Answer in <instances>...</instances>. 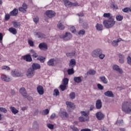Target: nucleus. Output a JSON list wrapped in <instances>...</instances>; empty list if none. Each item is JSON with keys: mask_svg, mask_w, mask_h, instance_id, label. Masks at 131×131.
Here are the masks:
<instances>
[{"mask_svg": "<svg viewBox=\"0 0 131 131\" xmlns=\"http://www.w3.org/2000/svg\"><path fill=\"white\" fill-rule=\"evenodd\" d=\"M122 110L125 113L128 114L131 112V101H125L122 103Z\"/></svg>", "mask_w": 131, "mask_h": 131, "instance_id": "f257e3e1", "label": "nucleus"}, {"mask_svg": "<svg viewBox=\"0 0 131 131\" xmlns=\"http://www.w3.org/2000/svg\"><path fill=\"white\" fill-rule=\"evenodd\" d=\"M103 25L106 28L109 29V28H112L115 25V21H114V18H110L103 21Z\"/></svg>", "mask_w": 131, "mask_h": 131, "instance_id": "f03ea898", "label": "nucleus"}, {"mask_svg": "<svg viewBox=\"0 0 131 131\" xmlns=\"http://www.w3.org/2000/svg\"><path fill=\"white\" fill-rule=\"evenodd\" d=\"M64 3V5L67 9H69V8H72V7H76L78 6V3L77 2L76 3H72L69 0H63Z\"/></svg>", "mask_w": 131, "mask_h": 131, "instance_id": "7ed1b4c3", "label": "nucleus"}, {"mask_svg": "<svg viewBox=\"0 0 131 131\" xmlns=\"http://www.w3.org/2000/svg\"><path fill=\"white\" fill-rule=\"evenodd\" d=\"M103 51L100 49H97L94 50L92 53V56L93 58H98L100 54H102Z\"/></svg>", "mask_w": 131, "mask_h": 131, "instance_id": "20e7f679", "label": "nucleus"}, {"mask_svg": "<svg viewBox=\"0 0 131 131\" xmlns=\"http://www.w3.org/2000/svg\"><path fill=\"white\" fill-rule=\"evenodd\" d=\"M66 105H67V110L68 112H72V110L75 108V105H74V103L70 102L67 101L66 102Z\"/></svg>", "mask_w": 131, "mask_h": 131, "instance_id": "39448f33", "label": "nucleus"}, {"mask_svg": "<svg viewBox=\"0 0 131 131\" xmlns=\"http://www.w3.org/2000/svg\"><path fill=\"white\" fill-rule=\"evenodd\" d=\"M34 74H35V72L34 70L32 69V68H30L27 72V76L28 78H31V77L34 76Z\"/></svg>", "mask_w": 131, "mask_h": 131, "instance_id": "423d86ee", "label": "nucleus"}, {"mask_svg": "<svg viewBox=\"0 0 131 131\" xmlns=\"http://www.w3.org/2000/svg\"><path fill=\"white\" fill-rule=\"evenodd\" d=\"M19 93L21 94L23 97H25V98H27V99H32V97H29L27 96V92L26 91V89L25 88H21L19 90Z\"/></svg>", "mask_w": 131, "mask_h": 131, "instance_id": "0eeeda50", "label": "nucleus"}, {"mask_svg": "<svg viewBox=\"0 0 131 131\" xmlns=\"http://www.w3.org/2000/svg\"><path fill=\"white\" fill-rule=\"evenodd\" d=\"M45 15L49 18H53L56 16V13L53 10H47L45 12Z\"/></svg>", "mask_w": 131, "mask_h": 131, "instance_id": "6e6552de", "label": "nucleus"}, {"mask_svg": "<svg viewBox=\"0 0 131 131\" xmlns=\"http://www.w3.org/2000/svg\"><path fill=\"white\" fill-rule=\"evenodd\" d=\"M62 38L64 39V40H70L72 38V35L70 32H67L64 35L62 36Z\"/></svg>", "mask_w": 131, "mask_h": 131, "instance_id": "1a4fd4ad", "label": "nucleus"}, {"mask_svg": "<svg viewBox=\"0 0 131 131\" xmlns=\"http://www.w3.org/2000/svg\"><path fill=\"white\" fill-rule=\"evenodd\" d=\"M96 117L98 120H103L105 118V115L101 112H98L96 114Z\"/></svg>", "mask_w": 131, "mask_h": 131, "instance_id": "9d476101", "label": "nucleus"}, {"mask_svg": "<svg viewBox=\"0 0 131 131\" xmlns=\"http://www.w3.org/2000/svg\"><path fill=\"white\" fill-rule=\"evenodd\" d=\"M60 116L62 119H67L69 117V115L66 111H61L60 112Z\"/></svg>", "mask_w": 131, "mask_h": 131, "instance_id": "9b49d317", "label": "nucleus"}, {"mask_svg": "<svg viewBox=\"0 0 131 131\" xmlns=\"http://www.w3.org/2000/svg\"><path fill=\"white\" fill-rule=\"evenodd\" d=\"M23 60L26 61V62H32V58L31 57V55L30 54H27L22 56Z\"/></svg>", "mask_w": 131, "mask_h": 131, "instance_id": "f8f14e48", "label": "nucleus"}, {"mask_svg": "<svg viewBox=\"0 0 131 131\" xmlns=\"http://www.w3.org/2000/svg\"><path fill=\"white\" fill-rule=\"evenodd\" d=\"M1 78L2 80L4 81H6V82H9V81H11L12 80V78H11L9 76H7L5 74H2L1 75Z\"/></svg>", "mask_w": 131, "mask_h": 131, "instance_id": "ddd939ff", "label": "nucleus"}, {"mask_svg": "<svg viewBox=\"0 0 131 131\" xmlns=\"http://www.w3.org/2000/svg\"><path fill=\"white\" fill-rule=\"evenodd\" d=\"M38 48L40 50H43V51L48 50V44L45 42L40 43L38 46Z\"/></svg>", "mask_w": 131, "mask_h": 131, "instance_id": "4468645a", "label": "nucleus"}, {"mask_svg": "<svg viewBox=\"0 0 131 131\" xmlns=\"http://www.w3.org/2000/svg\"><path fill=\"white\" fill-rule=\"evenodd\" d=\"M37 92H38V93L39 95H43L45 94V91L43 90V87L41 85H38L37 87Z\"/></svg>", "mask_w": 131, "mask_h": 131, "instance_id": "2eb2a0df", "label": "nucleus"}, {"mask_svg": "<svg viewBox=\"0 0 131 131\" xmlns=\"http://www.w3.org/2000/svg\"><path fill=\"white\" fill-rule=\"evenodd\" d=\"M18 13H19L18 9L14 8L12 11L10 12L9 14L10 16L15 17L18 15Z\"/></svg>", "mask_w": 131, "mask_h": 131, "instance_id": "dca6fc26", "label": "nucleus"}, {"mask_svg": "<svg viewBox=\"0 0 131 131\" xmlns=\"http://www.w3.org/2000/svg\"><path fill=\"white\" fill-rule=\"evenodd\" d=\"M113 69L116 71H118L119 73L120 74H122V73H123V71H122V69L119 68V66H117V64H115L113 66Z\"/></svg>", "mask_w": 131, "mask_h": 131, "instance_id": "f3484780", "label": "nucleus"}, {"mask_svg": "<svg viewBox=\"0 0 131 131\" xmlns=\"http://www.w3.org/2000/svg\"><path fill=\"white\" fill-rule=\"evenodd\" d=\"M35 35H36L38 38H40L41 39H42V38H46V35L40 32H35Z\"/></svg>", "mask_w": 131, "mask_h": 131, "instance_id": "a211bd4d", "label": "nucleus"}, {"mask_svg": "<svg viewBox=\"0 0 131 131\" xmlns=\"http://www.w3.org/2000/svg\"><path fill=\"white\" fill-rule=\"evenodd\" d=\"M80 114H81L82 116H85L86 118H88L90 119V111H81Z\"/></svg>", "mask_w": 131, "mask_h": 131, "instance_id": "6ab92c4d", "label": "nucleus"}, {"mask_svg": "<svg viewBox=\"0 0 131 131\" xmlns=\"http://www.w3.org/2000/svg\"><path fill=\"white\" fill-rule=\"evenodd\" d=\"M104 95H105L106 97H108L110 98H114V94H113V92L111 91L105 92Z\"/></svg>", "mask_w": 131, "mask_h": 131, "instance_id": "aec40b11", "label": "nucleus"}, {"mask_svg": "<svg viewBox=\"0 0 131 131\" xmlns=\"http://www.w3.org/2000/svg\"><path fill=\"white\" fill-rule=\"evenodd\" d=\"M96 109H101L102 108V101L101 100L98 99L96 101Z\"/></svg>", "mask_w": 131, "mask_h": 131, "instance_id": "412c9836", "label": "nucleus"}, {"mask_svg": "<svg viewBox=\"0 0 131 131\" xmlns=\"http://www.w3.org/2000/svg\"><path fill=\"white\" fill-rule=\"evenodd\" d=\"M55 61H56V60L54 58L50 59L47 62V65H48V66H52V67H54V66H55Z\"/></svg>", "mask_w": 131, "mask_h": 131, "instance_id": "4be33fe9", "label": "nucleus"}, {"mask_svg": "<svg viewBox=\"0 0 131 131\" xmlns=\"http://www.w3.org/2000/svg\"><path fill=\"white\" fill-rule=\"evenodd\" d=\"M8 31H9L10 33H12V34H14V35H16L17 34V29H16L15 28H9L8 29Z\"/></svg>", "mask_w": 131, "mask_h": 131, "instance_id": "5701e85b", "label": "nucleus"}, {"mask_svg": "<svg viewBox=\"0 0 131 131\" xmlns=\"http://www.w3.org/2000/svg\"><path fill=\"white\" fill-rule=\"evenodd\" d=\"M32 68L34 70V71L35 70H37V69H40V64L38 63H33Z\"/></svg>", "mask_w": 131, "mask_h": 131, "instance_id": "b1692460", "label": "nucleus"}, {"mask_svg": "<svg viewBox=\"0 0 131 131\" xmlns=\"http://www.w3.org/2000/svg\"><path fill=\"white\" fill-rule=\"evenodd\" d=\"M10 111H11L12 113H13V114H14V115H16V114H17V113H19V111L18 110L16 109V108L15 107L10 106Z\"/></svg>", "mask_w": 131, "mask_h": 131, "instance_id": "393cba45", "label": "nucleus"}, {"mask_svg": "<svg viewBox=\"0 0 131 131\" xmlns=\"http://www.w3.org/2000/svg\"><path fill=\"white\" fill-rule=\"evenodd\" d=\"M75 65H76V61H75V59H71V60L70 61L69 67L74 68L75 66Z\"/></svg>", "mask_w": 131, "mask_h": 131, "instance_id": "a878e982", "label": "nucleus"}, {"mask_svg": "<svg viewBox=\"0 0 131 131\" xmlns=\"http://www.w3.org/2000/svg\"><path fill=\"white\" fill-rule=\"evenodd\" d=\"M75 54H76V52L74 51L72 52L67 53L66 56L69 58H73V57H75Z\"/></svg>", "mask_w": 131, "mask_h": 131, "instance_id": "bb28decb", "label": "nucleus"}, {"mask_svg": "<svg viewBox=\"0 0 131 131\" xmlns=\"http://www.w3.org/2000/svg\"><path fill=\"white\" fill-rule=\"evenodd\" d=\"M57 27L60 30H63V29H65V26L63 25L61 21H59V22L58 23Z\"/></svg>", "mask_w": 131, "mask_h": 131, "instance_id": "cd10ccee", "label": "nucleus"}, {"mask_svg": "<svg viewBox=\"0 0 131 131\" xmlns=\"http://www.w3.org/2000/svg\"><path fill=\"white\" fill-rule=\"evenodd\" d=\"M119 62L121 64H123V63H124V56L123 55L120 54L119 55Z\"/></svg>", "mask_w": 131, "mask_h": 131, "instance_id": "c85d7f7f", "label": "nucleus"}, {"mask_svg": "<svg viewBox=\"0 0 131 131\" xmlns=\"http://www.w3.org/2000/svg\"><path fill=\"white\" fill-rule=\"evenodd\" d=\"M90 119L89 118L81 116L79 118V121L80 122H85V121H89Z\"/></svg>", "mask_w": 131, "mask_h": 131, "instance_id": "c756f323", "label": "nucleus"}, {"mask_svg": "<svg viewBox=\"0 0 131 131\" xmlns=\"http://www.w3.org/2000/svg\"><path fill=\"white\" fill-rule=\"evenodd\" d=\"M96 28L98 31H101V30H103V25L97 24L96 25Z\"/></svg>", "mask_w": 131, "mask_h": 131, "instance_id": "7c9ffc66", "label": "nucleus"}, {"mask_svg": "<svg viewBox=\"0 0 131 131\" xmlns=\"http://www.w3.org/2000/svg\"><path fill=\"white\" fill-rule=\"evenodd\" d=\"M74 81L77 83H80V82L82 81V80L81 79V77H75L74 78Z\"/></svg>", "mask_w": 131, "mask_h": 131, "instance_id": "2f4dec72", "label": "nucleus"}, {"mask_svg": "<svg viewBox=\"0 0 131 131\" xmlns=\"http://www.w3.org/2000/svg\"><path fill=\"white\" fill-rule=\"evenodd\" d=\"M103 17H104V18H108V19H112L113 18V16H112V15H111V14L108 13H105L103 14Z\"/></svg>", "mask_w": 131, "mask_h": 131, "instance_id": "473e14b6", "label": "nucleus"}, {"mask_svg": "<svg viewBox=\"0 0 131 131\" xmlns=\"http://www.w3.org/2000/svg\"><path fill=\"white\" fill-rule=\"evenodd\" d=\"M11 74L13 77H17L18 76H20V73L18 72H16L15 71H12L11 72Z\"/></svg>", "mask_w": 131, "mask_h": 131, "instance_id": "72a5a7b5", "label": "nucleus"}, {"mask_svg": "<svg viewBox=\"0 0 131 131\" xmlns=\"http://www.w3.org/2000/svg\"><path fill=\"white\" fill-rule=\"evenodd\" d=\"M99 78L103 83H105V84L108 83V80H107V78H106L105 76L100 77Z\"/></svg>", "mask_w": 131, "mask_h": 131, "instance_id": "f704fd0d", "label": "nucleus"}, {"mask_svg": "<svg viewBox=\"0 0 131 131\" xmlns=\"http://www.w3.org/2000/svg\"><path fill=\"white\" fill-rule=\"evenodd\" d=\"M12 24L13 25V27H15V28H19V27L21 26V24L17 21H13L12 22Z\"/></svg>", "mask_w": 131, "mask_h": 131, "instance_id": "c9c22d12", "label": "nucleus"}, {"mask_svg": "<svg viewBox=\"0 0 131 131\" xmlns=\"http://www.w3.org/2000/svg\"><path fill=\"white\" fill-rule=\"evenodd\" d=\"M68 74H69V75H71L74 74V69H73V68H72L71 69H69L68 70Z\"/></svg>", "mask_w": 131, "mask_h": 131, "instance_id": "e433bc0d", "label": "nucleus"}, {"mask_svg": "<svg viewBox=\"0 0 131 131\" xmlns=\"http://www.w3.org/2000/svg\"><path fill=\"white\" fill-rule=\"evenodd\" d=\"M37 60L40 61L41 63H45V61H46L45 57H43L42 56H38L37 57Z\"/></svg>", "mask_w": 131, "mask_h": 131, "instance_id": "4c0bfd02", "label": "nucleus"}, {"mask_svg": "<svg viewBox=\"0 0 131 131\" xmlns=\"http://www.w3.org/2000/svg\"><path fill=\"white\" fill-rule=\"evenodd\" d=\"M60 95V92H59V90L57 89H55L53 91V96H55V97H57Z\"/></svg>", "mask_w": 131, "mask_h": 131, "instance_id": "58836bf2", "label": "nucleus"}, {"mask_svg": "<svg viewBox=\"0 0 131 131\" xmlns=\"http://www.w3.org/2000/svg\"><path fill=\"white\" fill-rule=\"evenodd\" d=\"M116 19L117 21H122L123 20V16L118 15L116 16Z\"/></svg>", "mask_w": 131, "mask_h": 131, "instance_id": "ea45409f", "label": "nucleus"}, {"mask_svg": "<svg viewBox=\"0 0 131 131\" xmlns=\"http://www.w3.org/2000/svg\"><path fill=\"white\" fill-rule=\"evenodd\" d=\"M69 96H70V99H71V100H73V99H75L76 95H75V92H71Z\"/></svg>", "mask_w": 131, "mask_h": 131, "instance_id": "a19ab883", "label": "nucleus"}, {"mask_svg": "<svg viewBox=\"0 0 131 131\" xmlns=\"http://www.w3.org/2000/svg\"><path fill=\"white\" fill-rule=\"evenodd\" d=\"M59 89H60L61 91H62V92H64V91H65V90H67V87L66 86V85H60L59 86Z\"/></svg>", "mask_w": 131, "mask_h": 131, "instance_id": "79ce46f5", "label": "nucleus"}, {"mask_svg": "<svg viewBox=\"0 0 131 131\" xmlns=\"http://www.w3.org/2000/svg\"><path fill=\"white\" fill-rule=\"evenodd\" d=\"M88 74H90V75H95V74H96V71L94 70H90L88 72Z\"/></svg>", "mask_w": 131, "mask_h": 131, "instance_id": "37998d69", "label": "nucleus"}, {"mask_svg": "<svg viewBox=\"0 0 131 131\" xmlns=\"http://www.w3.org/2000/svg\"><path fill=\"white\" fill-rule=\"evenodd\" d=\"M63 84L64 85H67L68 84V81H69V79L67 78H64L63 80Z\"/></svg>", "mask_w": 131, "mask_h": 131, "instance_id": "c03bdc74", "label": "nucleus"}, {"mask_svg": "<svg viewBox=\"0 0 131 131\" xmlns=\"http://www.w3.org/2000/svg\"><path fill=\"white\" fill-rule=\"evenodd\" d=\"M2 70H7V71H9L10 70V67L7 66H4L2 67Z\"/></svg>", "mask_w": 131, "mask_h": 131, "instance_id": "a18cd8bd", "label": "nucleus"}, {"mask_svg": "<svg viewBox=\"0 0 131 131\" xmlns=\"http://www.w3.org/2000/svg\"><path fill=\"white\" fill-rule=\"evenodd\" d=\"M70 30L72 32V33H75V32H76V29H75V27H74V26L71 27Z\"/></svg>", "mask_w": 131, "mask_h": 131, "instance_id": "49530a36", "label": "nucleus"}, {"mask_svg": "<svg viewBox=\"0 0 131 131\" xmlns=\"http://www.w3.org/2000/svg\"><path fill=\"white\" fill-rule=\"evenodd\" d=\"M33 21L36 24H37V23H38L39 21V18H38V17L36 16L34 17L33 18Z\"/></svg>", "mask_w": 131, "mask_h": 131, "instance_id": "de8ad7c7", "label": "nucleus"}, {"mask_svg": "<svg viewBox=\"0 0 131 131\" xmlns=\"http://www.w3.org/2000/svg\"><path fill=\"white\" fill-rule=\"evenodd\" d=\"M112 45L114 47H117V46H118V41H117V40H114L112 42Z\"/></svg>", "mask_w": 131, "mask_h": 131, "instance_id": "09e8293b", "label": "nucleus"}, {"mask_svg": "<svg viewBox=\"0 0 131 131\" xmlns=\"http://www.w3.org/2000/svg\"><path fill=\"white\" fill-rule=\"evenodd\" d=\"M71 128L72 129V130L73 131H79V130L78 129V128L76 127H75V126L74 125H71Z\"/></svg>", "mask_w": 131, "mask_h": 131, "instance_id": "8fccbe9b", "label": "nucleus"}, {"mask_svg": "<svg viewBox=\"0 0 131 131\" xmlns=\"http://www.w3.org/2000/svg\"><path fill=\"white\" fill-rule=\"evenodd\" d=\"M122 11L124 13H127L128 12L130 11V8H128V7L122 9Z\"/></svg>", "mask_w": 131, "mask_h": 131, "instance_id": "3c124183", "label": "nucleus"}, {"mask_svg": "<svg viewBox=\"0 0 131 131\" xmlns=\"http://www.w3.org/2000/svg\"><path fill=\"white\" fill-rule=\"evenodd\" d=\"M85 31L84 30H80L78 32V34H79V35H80V34L82 35H83V34H85Z\"/></svg>", "mask_w": 131, "mask_h": 131, "instance_id": "603ef678", "label": "nucleus"}, {"mask_svg": "<svg viewBox=\"0 0 131 131\" xmlns=\"http://www.w3.org/2000/svg\"><path fill=\"white\" fill-rule=\"evenodd\" d=\"M0 112H3V113H7V109H6V108L0 107Z\"/></svg>", "mask_w": 131, "mask_h": 131, "instance_id": "864d4df0", "label": "nucleus"}, {"mask_svg": "<svg viewBox=\"0 0 131 131\" xmlns=\"http://www.w3.org/2000/svg\"><path fill=\"white\" fill-rule=\"evenodd\" d=\"M127 63L129 64V65H131V58L129 56L127 57Z\"/></svg>", "mask_w": 131, "mask_h": 131, "instance_id": "5fc2aeb1", "label": "nucleus"}, {"mask_svg": "<svg viewBox=\"0 0 131 131\" xmlns=\"http://www.w3.org/2000/svg\"><path fill=\"white\" fill-rule=\"evenodd\" d=\"M97 88L98 89H99V90H104V86H103V85H102L101 84L98 83L97 84Z\"/></svg>", "mask_w": 131, "mask_h": 131, "instance_id": "6e6d98bb", "label": "nucleus"}, {"mask_svg": "<svg viewBox=\"0 0 131 131\" xmlns=\"http://www.w3.org/2000/svg\"><path fill=\"white\" fill-rule=\"evenodd\" d=\"M28 43L30 46V47H33L34 46V42L31 40H28Z\"/></svg>", "mask_w": 131, "mask_h": 131, "instance_id": "4d7b16f0", "label": "nucleus"}, {"mask_svg": "<svg viewBox=\"0 0 131 131\" xmlns=\"http://www.w3.org/2000/svg\"><path fill=\"white\" fill-rule=\"evenodd\" d=\"M98 57L102 60V59H103V58H105V54L101 53L99 54Z\"/></svg>", "mask_w": 131, "mask_h": 131, "instance_id": "13d9d810", "label": "nucleus"}, {"mask_svg": "<svg viewBox=\"0 0 131 131\" xmlns=\"http://www.w3.org/2000/svg\"><path fill=\"white\" fill-rule=\"evenodd\" d=\"M48 127L49 128H50V129H54V125H53L52 124H48Z\"/></svg>", "mask_w": 131, "mask_h": 131, "instance_id": "bf43d9fd", "label": "nucleus"}, {"mask_svg": "<svg viewBox=\"0 0 131 131\" xmlns=\"http://www.w3.org/2000/svg\"><path fill=\"white\" fill-rule=\"evenodd\" d=\"M10 16H11L10 15V13H9V14H6L5 15V20L8 21V20H9L10 19Z\"/></svg>", "mask_w": 131, "mask_h": 131, "instance_id": "052dcab7", "label": "nucleus"}, {"mask_svg": "<svg viewBox=\"0 0 131 131\" xmlns=\"http://www.w3.org/2000/svg\"><path fill=\"white\" fill-rule=\"evenodd\" d=\"M32 57H33V58H37V57H38V55H37V53L35 52L32 55Z\"/></svg>", "mask_w": 131, "mask_h": 131, "instance_id": "680f3d73", "label": "nucleus"}, {"mask_svg": "<svg viewBox=\"0 0 131 131\" xmlns=\"http://www.w3.org/2000/svg\"><path fill=\"white\" fill-rule=\"evenodd\" d=\"M23 8H24L25 11H26V9H27V5H26L25 3H24L23 4Z\"/></svg>", "mask_w": 131, "mask_h": 131, "instance_id": "e2e57ef3", "label": "nucleus"}, {"mask_svg": "<svg viewBox=\"0 0 131 131\" xmlns=\"http://www.w3.org/2000/svg\"><path fill=\"white\" fill-rule=\"evenodd\" d=\"M44 111V113L45 114V115H48V114L49 113L50 111H49L48 109H46Z\"/></svg>", "mask_w": 131, "mask_h": 131, "instance_id": "0e129e2a", "label": "nucleus"}, {"mask_svg": "<svg viewBox=\"0 0 131 131\" xmlns=\"http://www.w3.org/2000/svg\"><path fill=\"white\" fill-rule=\"evenodd\" d=\"M55 117H56V114H52L50 116L51 119H54V118H55Z\"/></svg>", "mask_w": 131, "mask_h": 131, "instance_id": "69168bd1", "label": "nucleus"}, {"mask_svg": "<svg viewBox=\"0 0 131 131\" xmlns=\"http://www.w3.org/2000/svg\"><path fill=\"white\" fill-rule=\"evenodd\" d=\"M18 10L19 11V12H24V11H25V9H24L23 7H19L18 8Z\"/></svg>", "mask_w": 131, "mask_h": 131, "instance_id": "338daca9", "label": "nucleus"}, {"mask_svg": "<svg viewBox=\"0 0 131 131\" xmlns=\"http://www.w3.org/2000/svg\"><path fill=\"white\" fill-rule=\"evenodd\" d=\"M80 131H91V129H89V128H84V129H81Z\"/></svg>", "mask_w": 131, "mask_h": 131, "instance_id": "774afa93", "label": "nucleus"}]
</instances>
